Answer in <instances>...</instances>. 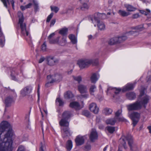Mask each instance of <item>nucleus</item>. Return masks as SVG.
<instances>
[{"instance_id":"1","label":"nucleus","mask_w":151,"mask_h":151,"mask_svg":"<svg viewBox=\"0 0 151 151\" xmlns=\"http://www.w3.org/2000/svg\"><path fill=\"white\" fill-rule=\"evenodd\" d=\"M11 130L10 129L6 133L3 138H1L2 134L0 132V151H12L13 140L10 137L11 134Z\"/></svg>"},{"instance_id":"6","label":"nucleus","mask_w":151,"mask_h":151,"mask_svg":"<svg viewBox=\"0 0 151 151\" xmlns=\"http://www.w3.org/2000/svg\"><path fill=\"white\" fill-rule=\"evenodd\" d=\"M106 14H105L100 13L99 12L95 13L94 14L90 15L88 16V17L89 20H91L92 22H93V19L96 22L100 21L99 19H102L105 17Z\"/></svg>"},{"instance_id":"37","label":"nucleus","mask_w":151,"mask_h":151,"mask_svg":"<svg viewBox=\"0 0 151 151\" xmlns=\"http://www.w3.org/2000/svg\"><path fill=\"white\" fill-rule=\"evenodd\" d=\"M106 129L110 134H112L115 131V127L111 126H108L106 128Z\"/></svg>"},{"instance_id":"15","label":"nucleus","mask_w":151,"mask_h":151,"mask_svg":"<svg viewBox=\"0 0 151 151\" xmlns=\"http://www.w3.org/2000/svg\"><path fill=\"white\" fill-rule=\"evenodd\" d=\"M98 135L97 132L96 131L92 130L89 136V138L91 142H93L98 139Z\"/></svg>"},{"instance_id":"22","label":"nucleus","mask_w":151,"mask_h":151,"mask_svg":"<svg viewBox=\"0 0 151 151\" xmlns=\"http://www.w3.org/2000/svg\"><path fill=\"white\" fill-rule=\"evenodd\" d=\"M68 120L62 118L59 122V125L61 127H69V123Z\"/></svg>"},{"instance_id":"26","label":"nucleus","mask_w":151,"mask_h":151,"mask_svg":"<svg viewBox=\"0 0 151 151\" xmlns=\"http://www.w3.org/2000/svg\"><path fill=\"white\" fill-rule=\"evenodd\" d=\"M126 96L127 98L130 100H134L136 98V94L133 92L127 93L126 94Z\"/></svg>"},{"instance_id":"56","label":"nucleus","mask_w":151,"mask_h":151,"mask_svg":"<svg viewBox=\"0 0 151 151\" xmlns=\"http://www.w3.org/2000/svg\"><path fill=\"white\" fill-rule=\"evenodd\" d=\"M12 90H13V89H11L9 87L7 88L5 87L4 88V90L6 91H7L9 93H11L12 92Z\"/></svg>"},{"instance_id":"58","label":"nucleus","mask_w":151,"mask_h":151,"mask_svg":"<svg viewBox=\"0 0 151 151\" xmlns=\"http://www.w3.org/2000/svg\"><path fill=\"white\" fill-rule=\"evenodd\" d=\"M55 35L54 33H52L50 34L48 37V39L49 41H50V40H51L52 39V38Z\"/></svg>"},{"instance_id":"27","label":"nucleus","mask_w":151,"mask_h":151,"mask_svg":"<svg viewBox=\"0 0 151 151\" xmlns=\"http://www.w3.org/2000/svg\"><path fill=\"white\" fill-rule=\"evenodd\" d=\"M65 147L67 151L71 150L73 147L72 142L71 140H69L67 141Z\"/></svg>"},{"instance_id":"51","label":"nucleus","mask_w":151,"mask_h":151,"mask_svg":"<svg viewBox=\"0 0 151 151\" xmlns=\"http://www.w3.org/2000/svg\"><path fill=\"white\" fill-rule=\"evenodd\" d=\"M17 151H25L24 147L22 145H20L18 147Z\"/></svg>"},{"instance_id":"30","label":"nucleus","mask_w":151,"mask_h":151,"mask_svg":"<svg viewBox=\"0 0 151 151\" xmlns=\"http://www.w3.org/2000/svg\"><path fill=\"white\" fill-rule=\"evenodd\" d=\"M68 28L64 27L61 29L59 31V33L63 36H65L67 35L68 32Z\"/></svg>"},{"instance_id":"20","label":"nucleus","mask_w":151,"mask_h":151,"mask_svg":"<svg viewBox=\"0 0 151 151\" xmlns=\"http://www.w3.org/2000/svg\"><path fill=\"white\" fill-rule=\"evenodd\" d=\"M70 107L74 108L76 110H79L81 109L79 103L77 101H73L70 103Z\"/></svg>"},{"instance_id":"44","label":"nucleus","mask_w":151,"mask_h":151,"mask_svg":"<svg viewBox=\"0 0 151 151\" xmlns=\"http://www.w3.org/2000/svg\"><path fill=\"white\" fill-rule=\"evenodd\" d=\"M50 8L51 11L54 12L55 13H57L59 10V8L56 6H51Z\"/></svg>"},{"instance_id":"62","label":"nucleus","mask_w":151,"mask_h":151,"mask_svg":"<svg viewBox=\"0 0 151 151\" xmlns=\"http://www.w3.org/2000/svg\"><path fill=\"white\" fill-rule=\"evenodd\" d=\"M145 94V91L144 90H142L140 91L139 96L142 97Z\"/></svg>"},{"instance_id":"24","label":"nucleus","mask_w":151,"mask_h":151,"mask_svg":"<svg viewBox=\"0 0 151 151\" xmlns=\"http://www.w3.org/2000/svg\"><path fill=\"white\" fill-rule=\"evenodd\" d=\"M118 38L114 37L108 41V44L110 45H112L117 44L119 43Z\"/></svg>"},{"instance_id":"46","label":"nucleus","mask_w":151,"mask_h":151,"mask_svg":"<svg viewBox=\"0 0 151 151\" xmlns=\"http://www.w3.org/2000/svg\"><path fill=\"white\" fill-rule=\"evenodd\" d=\"M122 110L120 109L118 110L115 114V119H117L118 117H119L122 113Z\"/></svg>"},{"instance_id":"39","label":"nucleus","mask_w":151,"mask_h":151,"mask_svg":"<svg viewBox=\"0 0 151 151\" xmlns=\"http://www.w3.org/2000/svg\"><path fill=\"white\" fill-rule=\"evenodd\" d=\"M73 77L74 80L78 82V83H80L82 81V78L81 76H73Z\"/></svg>"},{"instance_id":"32","label":"nucleus","mask_w":151,"mask_h":151,"mask_svg":"<svg viewBox=\"0 0 151 151\" xmlns=\"http://www.w3.org/2000/svg\"><path fill=\"white\" fill-rule=\"evenodd\" d=\"M125 7L127 9V10L128 12L134 11L136 9V8L129 4H127Z\"/></svg>"},{"instance_id":"33","label":"nucleus","mask_w":151,"mask_h":151,"mask_svg":"<svg viewBox=\"0 0 151 151\" xmlns=\"http://www.w3.org/2000/svg\"><path fill=\"white\" fill-rule=\"evenodd\" d=\"M97 26L99 29L101 30H104L105 27V26L104 24L100 21L97 22Z\"/></svg>"},{"instance_id":"42","label":"nucleus","mask_w":151,"mask_h":151,"mask_svg":"<svg viewBox=\"0 0 151 151\" xmlns=\"http://www.w3.org/2000/svg\"><path fill=\"white\" fill-rule=\"evenodd\" d=\"M56 103H59L58 105L60 106H63L64 104L63 101L59 98L56 99Z\"/></svg>"},{"instance_id":"61","label":"nucleus","mask_w":151,"mask_h":151,"mask_svg":"<svg viewBox=\"0 0 151 151\" xmlns=\"http://www.w3.org/2000/svg\"><path fill=\"white\" fill-rule=\"evenodd\" d=\"M69 37L70 40L75 37V35L73 34H70L69 35Z\"/></svg>"},{"instance_id":"64","label":"nucleus","mask_w":151,"mask_h":151,"mask_svg":"<svg viewBox=\"0 0 151 151\" xmlns=\"http://www.w3.org/2000/svg\"><path fill=\"white\" fill-rule=\"evenodd\" d=\"M71 41L73 44H75L77 42V41L76 37L72 39L71 40Z\"/></svg>"},{"instance_id":"11","label":"nucleus","mask_w":151,"mask_h":151,"mask_svg":"<svg viewBox=\"0 0 151 151\" xmlns=\"http://www.w3.org/2000/svg\"><path fill=\"white\" fill-rule=\"evenodd\" d=\"M63 137H70L71 136L72 132L70 130L69 127H65L61 128Z\"/></svg>"},{"instance_id":"43","label":"nucleus","mask_w":151,"mask_h":151,"mask_svg":"<svg viewBox=\"0 0 151 151\" xmlns=\"http://www.w3.org/2000/svg\"><path fill=\"white\" fill-rule=\"evenodd\" d=\"M33 2L34 5V8L35 9V11L36 12L38 11L39 9V6L37 2L35 1V0H33Z\"/></svg>"},{"instance_id":"16","label":"nucleus","mask_w":151,"mask_h":151,"mask_svg":"<svg viewBox=\"0 0 151 151\" xmlns=\"http://www.w3.org/2000/svg\"><path fill=\"white\" fill-rule=\"evenodd\" d=\"M11 74L10 76L11 79L15 81H18V78L16 77V76H17L19 74V72H17V69L15 68H12L10 69Z\"/></svg>"},{"instance_id":"49","label":"nucleus","mask_w":151,"mask_h":151,"mask_svg":"<svg viewBox=\"0 0 151 151\" xmlns=\"http://www.w3.org/2000/svg\"><path fill=\"white\" fill-rule=\"evenodd\" d=\"M59 38L58 37L57 38L54 39H52L51 40H50L49 41V43L50 44H55L57 43L58 42Z\"/></svg>"},{"instance_id":"25","label":"nucleus","mask_w":151,"mask_h":151,"mask_svg":"<svg viewBox=\"0 0 151 151\" xmlns=\"http://www.w3.org/2000/svg\"><path fill=\"white\" fill-rule=\"evenodd\" d=\"M72 115L71 112L69 111H65L62 114L63 118L67 120L70 118Z\"/></svg>"},{"instance_id":"7","label":"nucleus","mask_w":151,"mask_h":151,"mask_svg":"<svg viewBox=\"0 0 151 151\" xmlns=\"http://www.w3.org/2000/svg\"><path fill=\"white\" fill-rule=\"evenodd\" d=\"M9 128L7 132L10 129L11 130V134L10 137L12 138V129L10 124L7 121H4L0 124V132L1 134L6 129Z\"/></svg>"},{"instance_id":"21","label":"nucleus","mask_w":151,"mask_h":151,"mask_svg":"<svg viewBox=\"0 0 151 151\" xmlns=\"http://www.w3.org/2000/svg\"><path fill=\"white\" fill-rule=\"evenodd\" d=\"M134 87V85L132 83H128L124 87L123 89V91H127L132 90Z\"/></svg>"},{"instance_id":"54","label":"nucleus","mask_w":151,"mask_h":151,"mask_svg":"<svg viewBox=\"0 0 151 151\" xmlns=\"http://www.w3.org/2000/svg\"><path fill=\"white\" fill-rule=\"evenodd\" d=\"M46 45L45 42H44L43 44L42 45V50L43 51H45L46 50Z\"/></svg>"},{"instance_id":"55","label":"nucleus","mask_w":151,"mask_h":151,"mask_svg":"<svg viewBox=\"0 0 151 151\" xmlns=\"http://www.w3.org/2000/svg\"><path fill=\"white\" fill-rule=\"evenodd\" d=\"M10 93L12 95V97L13 96H17V94L14 89H13V90H12V92Z\"/></svg>"},{"instance_id":"52","label":"nucleus","mask_w":151,"mask_h":151,"mask_svg":"<svg viewBox=\"0 0 151 151\" xmlns=\"http://www.w3.org/2000/svg\"><path fill=\"white\" fill-rule=\"evenodd\" d=\"M85 150L86 151H88L90 150L91 149V145L90 144H86L85 146Z\"/></svg>"},{"instance_id":"18","label":"nucleus","mask_w":151,"mask_h":151,"mask_svg":"<svg viewBox=\"0 0 151 151\" xmlns=\"http://www.w3.org/2000/svg\"><path fill=\"white\" fill-rule=\"evenodd\" d=\"M14 102L12 97H11L10 96L6 97L4 100V102L5 107H8L10 106H11L12 103Z\"/></svg>"},{"instance_id":"9","label":"nucleus","mask_w":151,"mask_h":151,"mask_svg":"<svg viewBox=\"0 0 151 151\" xmlns=\"http://www.w3.org/2000/svg\"><path fill=\"white\" fill-rule=\"evenodd\" d=\"M32 88L31 86L29 85L25 87L20 91V94L21 96L24 97L29 94L32 92Z\"/></svg>"},{"instance_id":"48","label":"nucleus","mask_w":151,"mask_h":151,"mask_svg":"<svg viewBox=\"0 0 151 151\" xmlns=\"http://www.w3.org/2000/svg\"><path fill=\"white\" fill-rule=\"evenodd\" d=\"M18 17H19V21L21 19H23V22L24 20V18L21 12H18Z\"/></svg>"},{"instance_id":"14","label":"nucleus","mask_w":151,"mask_h":151,"mask_svg":"<svg viewBox=\"0 0 151 151\" xmlns=\"http://www.w3.org/2000/svg\"><path fill=\"white\" fill-rule=\"evenodd\" d=\"M81 5L80 7V9L82 11H85L89 9V6L88 5L89 0H79Z\"/></svg>"},{"instance_id":"19","label":"nucleus","mask_w":151,"mask_h":151,"mask_svg":"<svg viewBox=\"0 0 151 151\" xmlns=\"http://www.w3.org/2000/svg\"><path fill=\"white\" fill-rule=\"evenodd\" d=\"M78 90L81 94L86 93L88 92V89L86 86L80 84L78 86Z\"/></svg>"},{"instance_id":"4","label":"nucleus","mask_w":151,"mask_h":151,"mask_svg":"<svg viewBox=\"0 0 151 151\" xmlns=\"http://www.w3.org/2000/svg\"><path fill=\"white\" fill-rule=\"evenodd\" d=\"M140 116V114L136 111L133 112L129 114V117L132 122L133 127H135L138 122Z\"/></svg>"},{"instance_id":"35","label":"nucleus","mask_w":151,"mask_h":151,"mask_svg":"<svg viewBox=\"0 0 151 151\" xmlns=\"http://www.w3.org/2000/svg\"><path fill=\"white\" fill-rule=\"evenodd\" d=\"M98 80L96 74V73L93 74L91 77V83H95Z\"/></svg>"},{"instance_id":"41","label":"nucleus","mask_w":151,"mask_h":151,"mask_svg":"<svg viewBox=\"0 0 151 151\" xmlns=\"http://www.w3.org/2000/svg\"><path fill=\"white\" fill-rule=\"evenodd\" d=\"M82 114L87 117H90V113L89 111L87 110H83L82 111Z\"/></svg>"},{"instance_id":"60","label":"nucleus","mask_w":151,"mask_h":151,"mask_svg":"<svg viewBox=\"0 0 151 151\" xmlns=\"http://www.w3.org/2000/svg\"><path fill=\"white\" fill-rule=\"evenodd\" d=\"M49 81L47 82V83H46L45 84V86L47 87H48L51 86L50 84L52 83H50V80H49Z\"/></svg>"},{"instance_id":"13","label":"nucleus","mask_w":151,"mask_h":151,"mask_svg":"<svg viewBox=\"0 0 151 151\" xmlns=\"http://www.w3.org/2000/svg\"><path fill=\"white\" fill-rule=\"evenodd\" d=\"M85 137V136L80 135L77 136L75 140L76 145L79 146L83 145L84 143Z\"/></svg>"},{"instance_id":"31","label":"nucleus","mask_w":151,"mask_h":151,"mask_svg":"<svg viewBox=\"0 0 151 151\" xmlns=\"http://www.w3.org/2000/svg\"><path fill=\"white\" fill-rule=\"evenodd\" d=\"M73 97V93L70 91H67L64 94V97L65 99H70L72 98Z\"/></svg>"},{"instance_id":"29","label":"nucleus","mask_w":151,"mask_h":151,"mask_svg":"<svg viewBox=\"0 0 151 151\" xmlns=\"http://www.w3.org/2000/svg\"><path fill=\"white\" fill-rule=\"evenodd\" d=\"M1 2L3 3L4 6L6 8L7 7V1L9 3V1H10L12 4V8L14 9V1L13 0H1Z\"/></svg>"},{"instance_id":"63","label":"nucleus","mask_w":151,"mask_h":151,"mask_svg":"<svg viewBox=\"0 0 151 151\" xmlns=\"http://www.w3.org/2000/svg\"><path fill=\"white\" fill-rule=\"evenodd\" d=\"M146 80L147 82L151 81V76H147L146 78Z\"/></svg>"},{"instance_id":"50","label":"nucleus","mask_w":151,"mask_h":151,"mask_svg":"<svg viewBox=\"0 0 151 151\" xmlns=\"http://www.w3.org/2000/svg\"><path fill=\"white\" fill-rule=\"evenodd\" d=\"M53 13L52 12L47 17L46 20L47 22H50L51 19L53 17Z\"/></svg>"},{"instance_id":"5","label":"nucleus","mask_w":151,"mask_h":151,"mask_svg":"<svg viewBox=\"0 0 151 151\" xmlns=\"http://www.w3.org/2000/svg\"><path fill=\"white\" fill-rule=\"evenodd\" d=\"M126 138L128 142V144L130 147V149L132 151H137L138 148L137 145L134 142L132 136L130 135H127Z\"/></svg>"},{"instance_id":"45","label":"nucleus","mask_w":151,"mask_h":151,"mask_svg":"<svg viewBox=\"0 0 151 151\" xmlns=\"http://www.w3.org/2000/svg\"><path fill=\"white\" fill-rule=\"evenodd\" d=\"M118 37V38L119 41V43H121L125 41L127 38V37L125 36H122Z\"/></svg>"},{"instance_id":"57","label":"nucleus","mask_w":151,"mask_h":151,"mask_svg":"<svg viewBox=\"0 0 151 151\" xmlns=\"http://www.w3.org/2000/svg\"><path fill=\"white\" fill-rule=\"evenodd\" d=\"M56 22V19H52L51 21L50 26L51 27Z\"/></svg>"},{"instance_id":"10","label":"nucleus","mask_w":151,"mask_h":151,"mask_svg":"<svg viewBox=\"0 0 151 151\" xmlns=\"http://www.w3.org/2000/svg\"><path fill=\"white\" fill-rule=\"evenodd\" d=\"M19 24L22 34L24 36H28L29 32L26 29V24L25 23H23V19L20 20Z\"/></svg>"},{"instance_id":"12","label":"nucleus","mask_w":151,"mask_h":151,"mask_svg":"<svg viewBox=\"0 0 151 151\" xmlns=\"http://www.w3.org/2000/svg\"><path fill=\"white\" fill-rule=\"evenodd\" d=\"M46 60L47 64L50 66H53L58 63L59 60L55 58L53 56H49L47 57Z\"/></svg>"},{"instance_id":"40","label":"nucleus","mask_w":151,"mask_h":151,"mask_svg":"<svg viewBox=\"0 0 151 151\" xmlns=\"http://www.w3.org/2000/svg\"><path fill=\"white\" fill-rule=\"evenodd\" d=\"M84 94H81L78 96V97L79 99H86L88 96V94L87 93H84Z\"/></svg>"},{"instance_id":"8","label":"nucleus","mask_w":151,"mask_h":151,"mask_svg":"<svg viewBox=\"0 0 151 151\" xmlns=\"http://www.w3.org/2000/svg\"><path fill=\"white\" fill-rule=\"evenodd\" d=\"M47 78L48 80L50 79V83H54L59 82L62 79V76L60 74H56L54 75L51 76L49 75L47 76Z\"/></svg>"},{"instance_id":"59","label":"nucleus","mask_w":151,"mask_h":151,"mask_svg":"<svg viewBox=\"0 0 151 151\" xmlns=\"http://www.w3.org/2000/svg\"><path fill=\"white\" fill-rule=\"evenodd\" d=\"M139 16L138 13L134 14L133 15L132 17L133 19H136L138 18Z\"/></svg>"},{"instance_id":"38","label":"nucleus","mask_w":151,"mask_h":151,"mask_svg":"<svg viewBox=\"0 0 151 151\" xmlns=\"http://www.w3.org/2000/svg\"><path fill=\"white\" fill-rule=\"evenodd\" d=\"M96 89V87L95 85L91 86L89 89L90 93L92 95H93V93L95 91Z\"/></svg>"},{"instance_id":"23","label":"nucleus","mask_w":151,"mask_h":151,"mask_svg":"<svg viewBox=\"0 0 151 151\" xmlns=\"http://www.w3.org/2000/svg\"><path fill=\"white\" fill-rule=\"evenodd\" d=\"M124 136H122V137L119 140V142L120 144V145H121V146H122L125 149H126L127 148L126 146V142L125 141L126 139L127 140L126 137Z\"/></svg>"},{"instance_id":"17","label":"nucleus","mask_w":151,"mask_h":151,"mask_svg":"<svg viewBox=\"0 0 151 151\" xmlns=\"http://www.w3.org/2000/svg\"><path fill=\"white\" fill-rule=\"evenodd\" d=\"M89 109L91 111L95 114H97L99 112V109L95 103H92L90 104Z\"/></svg>"},{"instance_id":"36","label":"nucleus","mask_w":151,"mask_h":151,"mask_svg":"<svg viewBox=\"0 0 151 151\" xmlns=\"http://www.w3.org/2000/svg\"><path fill=\"white\" fill-rule=\"evenodd\" d=\"M112 112V110L109 108H105L103 111V112L106 115H109L111 114Z\"/></svg>"},{"instance_id":"3","label":"nucleus","mask_w":151,"mask_h":151,"mask_svg":"<svg viewBox=\"0 0 151 151\" xmlns=\"http://www.w3.org/2000/svg\"><path fill=\"white\" fill-rule=\"evenodd\" d=\"M98 58L95 59H81L78 61L77 64L81 69L88 67L91 64L97 65L98 64Z\"/></svg>"},{"instance_id":"34","label":"nucleus","mask_w":151,"mask_h":151,"mask_svg":"<svg viewBox=\"0 0 151 151\" xmlns=\"http://www.w3.org/2000/svg\"><path fill=\"white\" fill-rule=\"evenodd\" d=\"M119 14L122 17H126L130 14L129 12H127L125 11L119 10L118 12Z\"/></svg>"},{"instance_id":"47","label":"nucleus","mask_w":151,"mask_h":151,"mask_svg":"<svg viewBox=\"0 0 151 151\" xmlns=\"http://www.w3.org/2000/svg\"><path fill=\"white\" fill-rule=\"evenodd\" d=\"M146 11L144 10H140V12L146 16L150 12V11L148 9H146Z\"/></svg>"},{"instance_id":"2","label":"nucleus","mask_w":151,"mask_h":151,"mask_svg":"<svg viewBox=\"0 0 151 151\" xmlns=\"http://www.w3.org/2000/svg\"><path fill=\"white\" fill-rule=\"evenodd\" d=\"M149 101L150 97L146 95L142 98L140 101H137L133 103L127 105V110L129 111H138L141 109L142 107L145 109Z\"/></svg>"},{"instance_id":"28","label":"nucleus","mask_w":151,"mask_h":151,"mask_svg":"<svg viewBox=\"0 0 151 151\" xmlns=\"http://www.w3.org/2000/svg\"><path fill=\"white\" fill-rule=\"evenodd\" d=\"M117 121V119L114 118H110L107 119L106 121V123L107 124H110L112 125H114Z\"/></svg>"},{"instance_id":"53","label":"nucleus","mask_w":151,"mask_h":151,"mask_svg":"<svg viewBox=\"0 0 151 151\" xmlns=\"http://www.w3.org/2000/svg\"><path fill=\"white\" fill-rule=\"evenodd\" d=\"M114 89L115 90L114 93L116 94H118L121 91V89L119 88H114Z\"/></svg>"}]
</instances>
